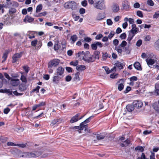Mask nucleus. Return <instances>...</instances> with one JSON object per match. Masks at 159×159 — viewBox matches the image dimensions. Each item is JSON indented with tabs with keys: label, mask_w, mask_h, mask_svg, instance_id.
Masks as SVG:
<instances>
[{
	"label": "nucleus",
	"mask_w": 159,
	"mask_h": 159,
	"mask_svg": "<svg viewBox=\"0 0 159 159\" xmlns=\"http://www.w3.org/2000/svg\"><path fill=\"white\" fill-rule=\"evenodd\" d=\"M91 47L93 50H96L97 49V47L96 42L91 45Z\"/></svg>",
	"instance_id": "nucleus-40"
},
{
	"label": "nucleus",
	"mask_w": 159,
	"mask_h": 159,
	"mask_svg": "<svg viewBox=\"0 0 159 159\" xmlns=\"http://www.w3.org/2000/svg\"><path fill=\"white\" fill-rule=\"evenodd\" d=\"M38 41L37 40L35 39L34 40H33L31 42V45L33 47L36 46V45L37 44Z\"/></svg>",
	"instance_id": "nucleus-38"
},
{
	"label": "nucleus",
	"mask_w": 159,
	"mask_h": 159,
	"mask_svg": "<svg viewBox=\"0 0 159 159\" xmlns=\"http://www.w3.org/2000/svg\"><path fill=\"white\" fill-rule=\"evenodd\" d=\"M78 64V61L77 60L76 61H72L70 63V64L71 65L73 66H77Z\"/></svg>",
	"instance_id": "nucleus-46"
},
{
	"label": "nucleus",
	"mask_w": 159,
	"mask_h": 159,
	"mask_svg": "<svg viewBox=\"0 0 159 159\" xmlns=\"http://www.w3.org/2000/svg\"><path fill=\"white\" fill-rule=\"evenodd\" d=\"M147 4L151 6H153L154 5V3L152 0H148L147 1Z\"/></svg>",
	"instance_id": "nucleus-41"
},
{
	"label": "nucleus",
	"mask_w": 159,
	"mask_h": 159,
	"mask_svg": "<svg viewBox=\"0 0 159 159\" xmlns=\"http://www.w3.org/2000/svg\"><path fill=\"white\" fill-rule=\"evenodd\" d=\"M126 37V34L125 33H123L120 36V38L122 39H124Z\"/></svg>",
	"instance_id": "nucleus-45"
},
{
	"label": "nucleus",
	"mask_w": 159,
	"mask_h": 159,
	"mask_svg": "<svg viewBox=\"0 0 159 159\" xmlns=\"http://www.w3.org/2000/svg\"><path fill=\"white\" fill-rule=\"evenodd\" d=\"M19 89L21 91H24L26 89V86L25 84L22 83L20 84L19 86Z\"/></svg>",
	"instance_id": "nucleus-26"
},
{
	"label": "nucleus",
	"mask_w": 159,
	"mask_h": 159,
	"mask_svg": "<svg viewBox=\"0 0 159 159\" xmlns=\"http://www.w3.org/2000/svg\"><path fill=\"white\" fill-rule=\"evenodd\" d=\"M129 80L130 81H137L138 80V78L135 76H133L129 78Z\"/></svg>",
	"instance_id": "nucleus-49"
},
{
	"label": "nucleus",
	"mask_w": 159,
	"mask_h": 159,
	"mask_svg": "<svg viewBox=\"0 0 159 159\" xmlns=\"http://www.w3.org/2000/svg\"><path fill=\"white\" fill-rule=\"evenodd\" d=\"M133 105L135 108H139L142 107L143 103L140 100H135L133 102Z\"/></svg>",
	"instance_id": "nucleus-8"
},
{
	"label": "nucleus",
	"mask_w": 159,
	"mask_h": 159,
	"mask_svg": "<svg viewBox=\"0 0 159 159\" xmlns=\"http://www.w3.org/2000/svg\"><path fill=\"white\" fill-rule=\"evenodd\" d=\"M127 44V43L126 41L125 40L123 41L119 46L115 47V49L118 53L121 54L123 51L122 48H124L126 45Z\"/></svg>",
	"instance_id": "nucleus-5"
},
{
	"label": "nucleus",
	"mask_w": 159,
	"mask_h": 159,
	"mask_svg": "<svg viewBox=\"0 0 159 159\" xmlns=\"http://www.w3.org/2000/svg\"><path fill=\"white\" fill-rule=\"evenodd\" d=\"M134 36L135 35L134 34H132L129 32V34L128 35V37L127 39L129 45H131V40L132 39Z\"/></svg>",
	"instance_id": "nucleus-17"
},
{
	"label": "nucleus",
	"mask_w": 159,
	"mask_h": 159,
	"mask_svg": "<svg viewBox=\"0 0 159 159\" xmlns=\"http://www.w3.org/2000/svg\"><path fill=\"white\" fill-rule=\"evenodd\" d=\"M34 19L28 15L26 16L23 20V21L25 23L27 22L31 23L33 21Z\"/></svg>",
	"instance_id": "nucleus-15"
},
{
	"label": "nucleus",
	"mask_w": 159,
	"mask_h": 159,
	"mask_svg": "<svg viewBox=\"0 0 159 159\" xmlns=\"http://www.w3.org/2000/svg\"><path fill=\"white\" fill-rule=\"evenodd\" d=\"M78 37L76 34H74L70 38V39L71 40V43H74L77 40Z\"/></svg>",
	"instance_id": "nucleus-29"
},
{
	"label": "nucleus",
	"mask_w": 159,
	"mask_h": 159,
	"mask_svg": "<svg viewBox=\"0 0 159 159\" xmlns=\"http://www.w3.org/2000/svg\"><path fill=\"white\" fill-rule=\"evenodd\" d=\"M22 52L20 53H17L14 54L12 57V63H14L16 62L22 56Z\"/></svg>",
	"instance_id": "nucleus-9"
},
{
	"label": "nucleus",
	"mask_w": 159,
	"mask_h": 159,
	"mask_svg": "<svg viewBox=\"0 0 159 159\" xmlns=\"http://www.w3.org/2000/svg\"><path fill=\"white\" fill-rule=\"evenodd\" d=\"M62 78V76L57 75L53 77L52 81L54 82H56L57 81L59 80Z\"/></svg>",
	"instance_id": "nucleus-27"
},
{
	"label": "nucleus",
	"mask_w": 159,
	"mask_h": 159,
	"mask_svg": "<svg viewBox=\"0 0 159 159\" xmlns=\"http://www.w3.org/2000/svg\"><path fill=\"white\" fill-rule=\"evenodd\" d=\"M139 30L138 28H132L129 32L135 35L137 33Z\"/></svg>",
	"instance_id": "nucleus-28"
},
{
	"label": "nucleus",
	"mask_w": 159,
	"mask_h": 159,
	"mask_svg": "<svg viewBox=\"0 0 159 159\" xmlns=\"http://www.w3.org/2000/svg\"><path fill=\"white\" fill-rule=\"evenodd\" d=\"M102 53V59L104 60H106L107 58H110L111 57L110 54H108L107 52H103Z\"/></svg>",
	"instance_id": "nucleus-22"
},
{
	"label": "nucleus",
	"mask_w": 159,
	"mask_h": 159,
	"mask_svg": "<svg viewBox=\"0 0 159 159\" xmlns=\"http://www.w3.org/2000/svg\"><path fill=\"white\" fill-rule=\"evenodd\" d=\"M10 84L13 86L16 87L20 83V80L17 78H11L9 80Z\"/></svg>",
	"instance_id": "nucleus-7"
},
{
	"label": "nucleus",
	"mask_w": 159,
	"mask_h": 159,
	"mask_svg": "<svg viewBox=\"0 0 159 159\" xmlns=\"http://www.w3.org/2000/svg\"><path fill=\"white\" fill-rule=\"evenodd\" d=\"M115 34L113 31H111L109 34L108 38L110 39H111L114 35Z\"/></svg>",
	"instance_id": "nucleus-48"
},
{
	"label": "nucleus",
	"mask_w": 159,
	"mask_h": 159,
	"mask_svg": "<svg viewBox=\"0 0 159 159\" xmlns=\"http://www.w3.org/2000/svg\"><path fill=\"white\" fill-rule=\"evenodd\" d=\"M64 69L61 66L59 67L57 70L56 75H58L63 77L62 75L64 73Z\"/></svg>",
	"instance_id": "nucleus-11"
},
{
	"label": "nucleus",
	"mask_w": 159,
	"mask_h": 159,
	"mask_svg": "<svg viewBox=\"0 0 159 159\" xmlns=\"http://www.w3.org/2000/svg\"><path fill=\"white\" fill-rule=\"evenodd\" d=\"M11 4L13 7H18L19 5L18 3L15 1H11L10 2Z\"/></svg>",
	"instance_id": "nucleus-35"
},
{
	"label": "nucleus",
	"mask_w": 159,
	"mask_h": 159,
	"mask_svg": "<svg viewBox=\"0 0 159 159\" xmlns=\"http://www.w3.org/2000/svg\"><path fill=\"white\" fill-rule=\"evenodd\" d=\"M47 14V12L46 11H44L42 12L39 13L38 14H34V16L35 17H41L45 16Z\"/></svg>",
	"instance_id": "nucleus-31"
},
{
	"label": "nucleus",
	"mask_w": 159,
	"mask_h": 159,
	"mask_svg": "<svg viewBox=\"0 0 159 159\" xmlns=\"http://www.w3.org/2000/svg\"><path fill=\"white\" fill-rule=\"evenodd\" d=\"M142 43V40L141 39H139L137 42L136 45L138 47H140Z\"/></svg>",
	"instance_id": "nucleus-61"
},
{
	"label": "nucleus",
	"mask_w": 159,
	"mask_h": 159,
	"mask_svg": "<svg viewBox=\"0 0 159 159\" xmlns=\"http://www.w3.org/2000/svg\"><path fill=\"white\" fill-rule=\"evenodd\" d=\"M107 24L108 25H111L113 22L111 19H108L107 20Z\"/></svg>",
	"instance_id": "nucleus-51"
},
{
	"label": "nucleus",
	"mask_w": 159,
	"mask_h": 159,
	"mask_svg": "<svg viewBox=\"0 0 159 159\" xmlns=\"http://www.w3.org/2000/svg\"><path fill=\"white\" fill-rule=\"evenodd\" d=\"M66 48V46L63 44L57 43L54 44V50L55 51H59L60 52H61L63 51L64 49Z\"/></svg>",
	"instance_id": "nucleus-3"
},
{
	"label": "nucleus",
	"mask_w": 159,
	"mask_h": 159,
	"mask_svg": "<svg viewBox=\"0 0 159 159\" xmlns=\"http://www.w3.org/2000/svg\"><path fill=\"white\" fill-rule=\"evenodd\" d=\"M124 51L127 54H129L130 53V50L129 49L128 47H125L124 48Z\"/></svg>",
	"instance_id": "nucleus-63"
},
{
	"label": "nucleus",
	"mask_w": 159,
	"mask_h": 159,
	"mask_svg": "<svg viewBox=\"0 0 159 159\" xmlns=\"http://www.w3.org/2000/svg\"><path fill=\"white\" fill-rule=\"evenodd\" d=\"M26 144L27 143L16 144V146L22 148H24L26 147Z\"/></svg>",
	"instance_id": "nucleus-54"
},
{
	"label": "nucleus",
	"mask_w": 159,
	"mask_h": 159,
	"mask_svg": "<svg viewBox=\"0 0 159 159\" xmlns=\"http://www.w3.org/2000/svg\"><path fill=\"white\" fill-rule=\"evenodd\" d=\"M7 52H5L3 53V54L2 57V58L3 59V60L2 61V62H4L6 60L7 57Z\"/></svg>",
	"instance_id": "nucleus-44"
},
{
	"label": "nucleus",
	"mask_w": 159,
	"mask_h": 159,
	"mask_svg": "<svg viewBox=\"0 0 159 159\" xmlns=\"http://www.w3.org/2000/svg\"><path fill=\"white\" fill-rule=\"evenodd\" d=\"M159 16V11H156L153 16V18H157Z\"/></svg>",
	"instance_id": "nucleus-59"
},
{
	"label": "nucleus",
	"mask_w": 159,
	"mask_h": 159,
	"mask_svg": "<svg viewBox=\"0 0 159 159\" xmlns=\"http://www.w3.org/2000/svg\"><path fill=\"white\" fill-rule=\"evenodd\" d=\"M82 59L85 61L89 63L93 62L95 60V58L94 57L93 55H92L91 57H83Z\"/></svg>",
	"instance_id": "nucleus-10"
},
{
	"label": "nucleus",
	"mask_w": 159,
	"mask_h": 159,
	"mask_svg": "<svg viewBox=\"0 0 159 159\" xmlns=\"http://www.w3.org/2000/svg\"><path fill=\"white\" fill-rule=\"evenodd\" d=\"M136 14L138 16L142 18L143 17V15L142 12L140 11H138L136 12Z\"/></svg>",
	"instance_id": "nucleus-42"
},
{
	"label": "nucleus",
	"mask_w": 159,
	"mask_h": 159,
	"mask_svg": "<svg viewBox=\"0 0 159 159\" xmlns=\"http://www.w3.org/2000/svg\"><path fill=\"white\" fill-rule=\"evenodd\" d=\"M146 61L148 65H152L155 62V60L154 59H147Z\"/></svg>",
	"instance_id": "nucleus-24"
},
{
	"label": "nucleus",
	"mask_w": 159,
	"mask_h": 159,
	"mask_svg": "<svg viewBox=\"0 0 159 159\" xmlns=\"http://www.w3.org/2000/svg\"><path fill=\"white\" fill-rule=\"evenodd\" d=\"M81 41H83V40L82 39H80L76 43V45L79 46H80L82 44Z\"/></svg>",
	"instance_id": "nucleus-55"
},
{
	"label": "nucleus",
	"mask_w": 159,
	"mask_h": 159,
	"mask_svg": "<svg viewBox=\"0 0 159 159\" xmlns=\"http://www.w3.org/2000/svg\"><path fill=\"white\" fill-rule=\"evenodd\" d=\"M72 16L73 18L74 19L75 21H77L80 18L79 16H76V14H75L73 13L72 14Z\"/></svg>",
	"instance_id": "nucleus-47"
},
{
	"label": "nucleus",
	"mask_w": 159,
	"mask_h": 159,
	"mask_svg": "<svg viewBox=\"0 0 159 159\" xmlns=\"http://www.w3.org/2000/svg\"><path fill=\"white\" fill-rule=\"evenodd\" d=\"M16 9L14 8H11L9 10V15L12 16V15L16 12Z\"/></svg>",
	"instance_id": "nucleus-32"
},
{
	"label": "nucleus",
	"mask_w": 159,
	"mask_h": 159,
	"mask_svg": "<svg viewBox=\"0 0 159 159\" xmlns=\"http://www.w3.org/2000/svg\"><path fill=\"white\" fill-rule=\"evenodd\" d=\"M112 10L114 12H116L118 11L120 9L119 5L117 4H114L112 7Z\"/></svg>",
	"instance_id": "nucleus-19"
},
{
	"label": "nucleus",
	"mask_w": 159,
	"mask_h": 159,
	"mask_svg": "<svg viewBox=\"0 0 159 159\" xmlns=\"http://www.w3.org/2000/svg\"><path fill=\"white\" fill-rule=\"evenodd\" d=\"M37 45L35 47V48L37 50L39 49L41 47L42 45V43L41 41H38L37 44Z\"/></svg>",
	"instance_id": "nucleus-34"
},
{
	"label": "nucleus",
	"mask_w": 159,
	"mask_h": 159,
	"mask_svg": "<svg viewBox=\"0 0 159 159\" xmlns=\"http://www.w3.org/2000/svg\"><path fill=\"white\" fill-rule=\"evenodd\" d=\"M7 145L8 146H16V144H15L13 143H12L11 142H8L7 143Z\"/></svg>",
	"instance_id": "nucleus-58"
},
{
	"label": "nucleus",
	"mask_w": 159,
	"mask_h": 159,
	"mask_svg": "<svg viewBox=\"0 0 159 159\" xmlns=\"http://www.w3.org/2000/svg\"><path fill=\"white\" fill-rule=\"evenodd\" d=\"M20 80L22 82L26 84L27 82V80L26 77L23 75H22L20 78Z\"/></svg>",
	"instance_id": "nucleus-37"
},
{
	"label": "nucleus",
	"mask_w": 159,
	"mask_h": 159,
	"mask_svg": "<svg viewBox=\"0 0 159 159\" xmlns=\"http://www.w3.org/2000/svg\"><path fill=\"white\" fill-rule=\"evenodd\" d=\"M116 68L120 70L123 68L124 64L120 62L119 61H117L116 63L115 64Z\"/></svg>",
	"instance_id": "nucleus-20"
},
{
	"label": "nucleus",
	"mask_w": 159,
	"mask_h": 159,
	"mask_svg": "<svg viewBox=\"0 0 159 159\" xmlns=\"http://www.w3.org/2000/svg\"><path fill=\"white\" fill-rule=\"evenodd\" d=\"M124 87V85L122 84H120L118 86V89L121 91L123 89Z\"/></svg>",
	"instance_id": "nucleus-53"
},
{
	"label": "nucleus",
	"mask_w": 159,
	"mask_h": 159,
	"mask_svg": "<svg viewBox=\"0 0 159 159\" xmlns=\"http://www.w3.org/2000/svg\"><path fill=\"white\" fill-rule=\"evenodd\" d=\"M135 150H139L141 152H143L144 150V149L142 146H138L135 148Z\"/></svg>",
	"instance_id": "nucleus-60"
},
{
	"label": "nucleus",
	"mask_w": 159,
	"mask_h": 159,
	"mask_svg": "<svg viewBox=\"0 0 159 159\" xmlns=\"http://www.w3.org/2000/svg\"><path fill=\"white\" fill-rule=\"evenodd\" d=\"M122 7L123 10L128 11L130 9V3L127 0H124L122 2Z\"/></svg>",
	"instance_id": "nucleus-6"
},
{
	"label": "nucleus",
	"mask_w": 159,
	"mask_h": 159,
	"mask_svg": "<svg viewBox=\"0 0 159 159\" xmlns=\"http://www.w3.org/2000/svg\"><path fill=\"white\" fill-rule=\"evenodd\" d=\"M100 52L98 51H95L94 52V57L95 58V60L96 59H99V54Z\"/></svg>",
	"instance_id": "nucleus-30"
},
{
	"label": "nucleus",
	"mask_w": 159,
	"mask_h": 159,
	"mask_svg": "<svg viewBox=\"0 0 159 159\" xmlns=\"http://www.w3.org/2000/svg\"><path fill=\"white\" fill-rule=\"evenodd\" d=\"M93 116H90L86 120H85L84 121L81 123V124L83 125V127L84 128H85V129L87 128L88 126L87 125H85V124H86L89 123L90 120H91V118L93 117Z\"/></svg>",
	"instance_id": "nucleus-12"
},
{
	"label": "nucleus",
	"mask_w": 159,
	"mask_h": 159,
	"mask_svg": "<svg viewBox=\"0 0 159 159\" xmlns=\"http://www.w3.org/2000/svg\"><path fill=\"white\" fill-rule=\"evenodd\" d=\"M105 17V16L104 13H99L96 17V19L98 20H102Z\"/></svg>",
	"instance_id": "nucleus-21"
},
{
	"label": "nucleus",
	"mask_w": 159,
	"mask_h": 159,
	"mask_svg": "<svg viewBox=\"0 0 159 159\" xmlns=\"http://www.w3.org/2000/svg\"><path fill=\"white\" fill-rule=\"evenodd\" d=\"M134 66L135 68L138 70H142L140 64L138 62H135L134 64Z\"/></svg>",
	"instance_id": "nucleus-18"
},
{
	"label": "nucleus",
	"mask_w": 159,
	"mask_h": 159,
	"mask_svg": "<svg viewBox=\"0 0 159 159\" xmlns=\"http://www.w3.org/2000/svg\"><path fill=\"white\" fill-rule=\"evenodd\" d=\"M79 12L80 14H83L85 12V9L81 8L79 10Z\"/></svg>",
	"instance_id": "nucleus-62"
},
{
	"label": "nucleus",
	"mask_w": 159,
	"mask_h": 159,
	"mask_svg": "<svg viewBox=\"0 0 159 159\" xmlns=\"http://www.w3.org/2000/svg\"><path fill=\"white\" fill-rule=\"evenodd\" d=\"M103 35L102 34H99L97 35L95 37V39L96 40H100L102 37Z\"/></svg>",
	"instance_id": "nucleus-56"
},
{
	"label": "nucleus",
	"mask_w": 159,
	"mask_h": 159,
	"mask_svg": "<svg viewBox=\"0 0 159 159\" xmlns=\"http://www.w3.org/2000/svg\"><path fill=\"white\" fill-rule=\"evenodd\" d=\"M42 8L43 6L41 4H40L38 6H37L36 8V13H37L40 12L42 10Z\"/></svg>",
	"instance_id": "nucleus-33"
},
{
	"label": "nucleus",
	"mask_w": 159,
	"mask_h": 159,
	"mask_svg": "<svg viewBox=\"0 0 159 159\" xmlns=\"http://www.w3.org/2000/svg\"><path fill=\"white\" fill-rule=\"evenodd\" d=\"M135 108L133 105L131 104H129L126 106V108L129 112H131L134 110Z\"/></svg>",
	"instance_id": "nucleus-23"
},
{
	"label": "nucleus",
	"mask_w": 159,
	"mask_h": 159,
	"mask_svg": "<svg viewBox=\"0 0 159 159\" xmlns=\"http://www.w3.org/2000/svg\"><path fill=\"white\" fill-rule=\"evenodd\" d=\"M64 7L66 9L71 8L72 10H75L76 8V3L74 1L68 2L65 3Z\"/></svg>",
	"instance_id": "nucleus-2"
},
{
	"label": "nucleus",
	"mask_w": 159,
	"mask_h": 159,
	"mask_svg": "<svg viewBox=\"0 0 159 159\" xmlns=\"http://www.w3.org/2000/svg\"><path fill=\"white\" fill-rule=\"evenodd\" d=\"M79 116V114H76L75 116H73L70 120V123H73L74 122H76L79 120L78 117Z\"/></svg>",
	"instance_id": "nucleus-16"
},
{
	"label": "nucleus",
	"mask_w": 159,
	"mask_h": 159,
	"mask_svg": "<svg viewBox=\"0 0 159 159\" xmlns=\"http://www.w3.org/2000/svg\"><path fill=\"white\" fill-rule=\"evenodd\" d=\"M24 130V129L20 127L15 128V130L17 132H22Z\"/></svg>",
	"instance_id": "nucleus-43"
},
{
	"label": "nucleus",
	"mask_w": 159,
	"mask_h": 159,
	"mask_svg": "<svg viewBox=\"0 0 159 159\" xmlns=\"http://www.w3.org/2000/svg\"><path fill=\"white\" fill-rule=\"evenodd\" d=\"M84 128L83 125H82L80 123L79 126H74L72 127V129L75 131L78 130L79 133H81V131L83 130Z\"/></svg>",
	"instance_id": "nucleus-13"
},
{
	"label": "nucleus",
	"mask_w": 159,
	"mask_h": 159,
	"mask_svg": "<svg viewBox=\"0 0 159 159\" xmlns=\"http://www.w3.org/2000/svg\"><path fill=\"white\" fill-rule=\"evenodd\" d=\"M84 40L85 42L88 43H89L92 41L91 39L88 37H85L84 38Z\"/></svg>",
	"instance_id": "nucleus-50"
},
{
	"label": "nucleus",
	"mask_w": 159,
	"mask_h": 159,
	"mask_svg": "<svg viewBox=\"0 0 159 159\" xmlns=\"http://www.w3.org/2000/svg\"><path fill=\"white\" fill-rule=\"evenodd\" d=\"M28 36L29 39H31L34 38L35 35L33 32L30 31L28 32Z\"/></svg>",
	"instance_id": "nucleus-36"
},
{
	"label": "nucleus",
	"mask_w": 159,
	"mask_h": 159,
	"mask_svg": "<svg viewBox=\"0 0 159 159\" xmlns=\"http://www.w3.org/2000/svg\"><path fill=\"white\" fill-rule=\"evenodd\" d=\"M103 68H104L107 74H109L111 73V70H110L109 69L108 67L106 66H103Z\"/></svg>",
	"instance_id": "nucleus-57"
},
{
	"label": "nucleus",
	"mask_w": 159,
	"mask_h": 159,
	"mask_svg": "<svg viewBox=\"0 0 159 159\" xmlns=\"http://www.w3.org/2000/svg\"><path fill=\"white\" fill-rule=\"evenodd\" d=\"M2 21L4 24L6 25L10 24L11 22L10 17L9 16H5L3 18Z\"/></svg>",
	"instance_id": "nucleus-14"
},
{
	"label": "nucleus",
	"mask_w": 159,
	"mask_h": 159,
	"mask_svg": "<svg viewBox=\"0 0 159 159\" xmlns=\"http://www.w3.org/2000/svg\"><path fill=\"white\" fill-rule=\"evenodd\" d=\"M155 47L157 50H159V39L156 42Z\"/></svg>",
	"instance_id": "nucleus-39"
},
{
	"label": "nucleus",
	"mask_w": 159,
	"mask_h": 159,
	"mask_svg": "<svg viewBox=\"0 0 159 159\" xmlns=\"http://www.w3.org/2000/svg\"><path fill=\"white\" fill-rule=\"evenodd\" d=\"M105 137V136L102 135L98 134L97 136V138L98 140H100L103 139Z\"/></svg>",
	"instance_id": "nucleus-52"
},
{
	"label": "nucleus",
	"mask_w": 159,
	"mask_h": 159,
	"mask_svg": "<svg viewBox=\"0 0 159 159\" xmlns=\"http://www.w3.org/2000/svg\"><path fill=\"white\" fill-rule=\"evenodd\" d=\"M60 60L58 59H55L50 61L48 64V68H52V67H56L58 65Z\"/></svg>",
	"instance_id": "nucleus-4"
},
{
	"label": "nucleus",
	"mask_w": 159,
	"mask_h": 159,
	"mask_svg": "<svg viewBox=\"0 0 159 159\" xmlns=\"http://www.w3.org/2000/svg\"><path fill=\"white\" fill-rule=\"evenodd\" d=\"M76 69L79 71H82L86 69V66L82 65L77 66Z\"/></svg>",
	"instance_id": "nucleus-25"
},
{
	"label": "nucleus",
	"mask_w": 159,
	"mask_h": 159,
	"mask_svg": "<svg viewBox=\"0 0 159 159\" xmlns=\"http://www.w3.org/2000/svg\"><path fill=\"white\" fill-rule=\"evenodd\" d=\"M38 106V107H40L45 106L46 105L45 102H42L39 103V104H37Z\"/></svg>",
	"instance_id": "nucleus-64"
},
{
	"label": "nucleus",
	"mask_w": 159,
	"mask_h": 159,
	"mask_svg": "<svg viewBox=\"0 0 159 159\" xmlns=\"http://www.w3.org/2000/svg\"><path fill=\"white\" fill-rule=\"evenodd\" d=\"M94 7L96 9L100 10H103L106 8L104 0H94Z\"/></svg>",
	"instance_id": "nucleus-1"
}]
</instances>
